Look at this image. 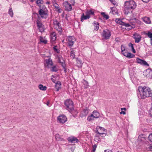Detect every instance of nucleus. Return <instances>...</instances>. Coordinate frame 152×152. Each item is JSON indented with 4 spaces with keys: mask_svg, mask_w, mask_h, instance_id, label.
<instances>
[{
    "mask_svg": "<svg viewBox=\"0 0 152 152\" xmlns=\"http://www.w3.org/2000/svg\"><path fill=\"white\" fill-rule=\"evenodd\" d=\"M139 94H138V96L140 99H145L146 97H151L152 93L151 89L148 87H142L140 86L138 87Z\"/></svg>",
    "mask_w": 152,
    "mask_h": 152,
    "instance_id": "f257e3e1",
    "label": "nucleus"
},
{
    "mask_svg": "<svg viewBox=\"0 0 152 152\" xmlns=\"http://www.w3.org/2000/svg\"><path fill=\"white\" fill-rule=\"evenodd\" d=\"M38 13L39 15L42 18L46 19L48 17V11L45 5H43L41 7L39 8Z\"/></svg>",
    "mask_w": 152,
    "mask_h": 152,
    "instance_id": "f03ea898",
    "label": "nucleus"
},
{
    "mask_svg": "<svg viewBox=\"0 0 152 152\" xmlns=\"http://www.w3.org/2000/svg\"><path fill=\"white\" fill-rule=\"evenodd\" d=\"M64 104L66 107V109L69 112H72L74 110L73 103L71 100L70 99L66 100L65 101Z\"/></svg>",
    "mask_w": 152,
    "mask_h": 152,
    "instance_id": "7ed1b4c3",
    "label": "nucleus"
},
{
    "mask_svg": "<svg viewBox=\"0 0 152 152\" xmlns=\"http://www.w3.org/2000/svg\"><path fill=\"white\" fill-rule=\"evenodd\" d=\"M53 24L54 28L58 32L61 33L62 31V28L60 22L56 19H55L53 20Z\"/></svg>",
    "mask_w": 152,
    "mask_h": 152,
    "instance_id": "20e7f679",
    "label": "nucleus"
},
{
    "mask_svg": "<svg viewBox=\"0 0 152 152\" xmlns=\"http://www.w3.org/2000/svg\"><path fill=\"white\" fill-rule=\"evenodd\" d=\"M124 5H125V6H126L128 8L131 10L135 9L137 6L136 3L132 0L126 1Z\"/></svg>",
    "mask_w": 152,
    "mask_h": 152,
    "instance_id": "39448f33",
    "label": "nucleus"
},
{
    "mask_svg": "<svg viewBox=\"0 0 152 152\" xmlns=\"http://www.w3.org/2000/svg\"><path fill=\"white\" fill-rule=\"evenodd\" d=\"M67 43L68 45L71 48L73 45L76 39L74 36H69L67 39Z\"/></svg>",
    "mask_w": 152,
    "mask_h": 152,
    "instance_id": "423d86ee",
    "label": "nucleus"
},
{
    "mask_svg": "<svg viewBox=\"0 0 152 152\" xmlns=\"http://www.w3.org/2000/svg\"><path fill=\"white\" fill-rule=\"evenodd\" d=\"M111 35V32L109 30L106 29L103 30L102 34V36L105 39H109Z\"/></svg>",
    "mask_w": 152,
    "mask_h": 152,
    "instance_id": "0eeeda50",
    "label": "nucleus"
},
{
    "mask_svg": "<svg viewBox=\"0 0 152 152\" xmlns=\"http://www.w3.org/2000/svg\"><path fill=\"white\" fill-rule=\"evenodd\" d=\"M143 75L150 79L152 78V71L151 69H148L143 72Z\"/></svg>",
    "mask_w": 152,
    "mask_h": 152,
    "instance_id": "6e6552de",
    "label": "nucleus"
},
{
    "mask_svg": "<svg viewBox=\"0 0 152 152\" xmlns=\"http://www.w3.org/2000/svg\"><path fill=\"white\" fill-rule=\"evenodd\" d=\"M58 121L60 123L64 124L67 120V118L65 115H59L57 118Z\"/></svg>",
    "mask_w": 152,
    "mask_h": 152,
    "instance_id": "1a4fd4ad",
    "label": "nucleus"
},
{
    "mask_svg": "<svg viewBox=\"0 0 152 152\" xmlns=\"http://www.w3.org/2000/svg\"><path fill=\"white\" fill-rule=\"evenodd\" d=\"M63 4L65 10L67 11H70L72 10V6L71 4L69 3L67 1H64Z\"/></svg>",
    "mask_w": 152,
    "mask_h": 152,
    "instance_id": "9d476101",
    "label": "nucleus"
},
{
    "mask_svg": "<svg viewBox=\"0 0 152 152\" xmlns=\"http://www.w3.org/2000/svg\"><path fill=\"white\" fill-rule=\"evenodd\" d=\"M133 36L135 43H138L140 42L141 38V37L140 35L137 33H135L133 34Z\"/></svg>",
    "mask_w": 152,
    "mask_h": 152,
    "instance_id": "9b49d317",
    "label": "nucleus"
},
{
    "mask_svg": "<svg viewBox=\"0 0 152 152\" xmlns=\"http://www.w3.org/2000/svg\"><path fill=\"white\" fill-rule=\"evenodd\" d=\"M50 42L53 43L56 40V34L54 32H52L50 34Z\"/></svg>",
    "mask_w": 152,
    "mask_h": 152,
    "instance_id": "f8f14e48",
    "label": "nucleus"
},
{
    "mask_svg": "<svg viewBox=\"0 0 152 152\" xmlns=\"http://www.w3.org/2000/svg\"><path fill=\"white\" fill-rule=\"evenodd\" d=\"M136 61L137 63L140 64L141 65H148V63L146 61L144 60L138 58H137Z\"/></svg>",
    "mask_w": 152,
    "mask_h": 152,
    "instance_id": "ddd939ff",
    "label": "nucleus"
},
{
    "mask_svg": "<svg viewBox=\"0 0 152 152\" xmlns=\"http://www.w3.org/2000/svg\"><path fill=\"white\" fill-rule=\"evenodd\" d=\"M57 58L58 59V62L61 64V66H64V64H65V63L61 56H57Z\"/></svg>",
    "mask_w": 152,
    "mask_h": 152,
    "instance_id": "4468645a",
    "label": "nucleus"
},
{
    "mask_svg": "<svg viewBox=\"0 0 152 152\" xmlns=\"http://www.w3.org/2000/svg\"><path fill=\"white\" fill-rule=\"evenodd\" d=\"M124 26L126 27V29L128 30H130L135 27V26L134 25H131V23H125Z\"/></svg>",
    "mask_w": 152,
    "mask_h": 152,
    "instance_id": "2eb2a0df",
    "label": "nucleus"
},
{
    "mask_svg": "<svg viewBox=\"0 0 152 152\" xmlns=\"http://www.w3.org/2000/svg\"><path fill=\"white\" fill-rule=\"evenodd\" d=\"M68 140L69 142H70L72 143L77 142L78 141V140L76 137H69L68 138Z\"/></svg>",
    "mask_w": 152,
    "mask_h": 152,
    "instance_id": "dca6fc26",
    "label": "nucleus"
},
{
    "mask_svg": "<svg viewBox=\"0 0 152 152\" xmlns=\"http://www.w3.org/2000/svg\"><path fill=\"white\" fill-rule=\"evenodd\" d=\"M124 55L129 58H133L134 57L135 55L132 54L130 53L126 52L125 53H123Z\"/></svg>",
    "mask_w": 152,
    "mask_h": 152,
    "instance_id": "f3484780",
    "label": "nucleus"
},
{
    "mask_svg": "<svg viewBox=\"0 0 152 152\" xmlns=\"http://www.w3.org/2000/svg\"><path fill=\"white\" fill-rule=\"evenodd\" d=\"M142 19L147 24H150L151 23V20L149 17H145L142 18Z\"/></svg>",
    "mask_w": 152,
    "mask_h": 152,
    "instance_id": "a211bd4d",
    "label": "nucleus"
},
{
    "mask_svg": "<svg viewBox=\"0 0 152 152\" xmlns=\"http://www.w3.org/2000/svg\"><path fill=\"white\" fill-rule=\"evenodd\" d=\"M89 112V109L88 107H86L83 109L82 112V115L83 116H86L88 113Z\"/></svg>",
    "mask_w": 152,
    "mask_h": 152,
    "instance_id": "6ab92c4d",
    "label": "nucleus"
},
{
    "mask_svg": "<svg viewBox=\"0 0 152 152\" xmlns=\"http://www.w3.org/2000/svg\"><path fill=\"white\" fill-rule=\"evenodd\" d=\"M90 18V16L87 14L86 15H85L84 13H83L82 15L80 21L81 22H83L84 20H86Z\"/></svg>",
    "mask_w": 152,
    "mask_h": 152,
    "instance_id": "aec40b11",
    "label": "nucleus"
},
{
    "mask_svg": "<svg viewBox=\"0 0 152 152\" xmlns=\"http://www.w3.org/2000/svg\"><path fill=\"white\" fill-rule=\"evenodd\" d=\"M95 118H98L100 116V114L96 111H94L91 114Z\"/></svg>",
    "mask_w": 152,
    "mask_h": 152,
    "instance_id": "412c9836",
    "label": "nucleus"
},
{
    "mask_svg": "<svg viewBox=\"0 0 152 152\" xmlns=\"http://www.w3.org/2000/svg\"><path fill=\"white\" fill-rule=\"evenodd\" d=\"M55 87L56 89V91H59V89L61 87V84L60 82L59 81H57V83H56Z\"/></svg>",
    "mask_w": 152,
    "mask_h": 152,
    "instance_id": "4be33fe9",
    "label": "nucleus"
},
{
    "mask_svg": "<svg viewBox=\"0 0 152 152\" xmlns=\"http://www.w3.org/2000/svg\"><path fill=\"white\" fill-rule=\"evenodd\" d=\"M46 63L47 64V66H52L53 65V63L52 61V60L50 58H49L48 59L45 60Z\"/></svg>",
    "mask_w": 152,
    "mask_h": 152,
    "instance_id": "5701e85b",
    "label": "nucleus"
},
{
    "mask_svg": "<svg viewBox=\"0 0 152 152\" xmlns=\"http://www.w3.org/2000/svg\"><path fill=\"white\" fill-rule=\"evenodd\" d=\"M124 13L126 15H128L129 13H130V12L131 11L130 9L128 8V7L126 6H125V5H124Z\"/></svg>",
    "mask_w": 152,
    "mask_h": 152,
    "instance_id": "b1692460",
    "label": "nucleus"
},
{
    "mask_svg": "<svg viewBox=\"0 0 152 152\" xmlns=\"http://www.w3.org/2000/svg\"><path fill=\"white\" fill-rule=\"evenodd\" d=\"M115 21L117 23H118L119 24L121 25L122 26H124L125 22H124L122 21L121 19H120L117 18L116 19Z\"/></svg>",
    "mask_w": 152,
    "mask_h": 152,
    "instance_id": "393cba45",
    "label": "nucleus"
},
{
    "mask_svg": "<svg viewBox=\"0 0 152 152\" xmlns=\"http://www.w3.org/2000/svg\"><path fill=\"white\" fill-rule=\"evenodd\" d=\"M53 6L57 10V11L59 12H61V9L59 7V5L56 3H55L53 4Z\"/></svg>",
    "mask_w": 152,
    "mask_h": 152,
    "instance_id": "a878e982",
    "label": "nucleus"
},
{
    "mask_svg": "<svg viewBox=\"0 0 152 152\" xmlns=\"http://www.w3.org/2000/svg\"><path fill=\"white\" fill-rule=\"evenodd\" d=\"M39 88L41 90L45 91L47 89V87L46 86H43L42 84H40L38 86Z\"/></svg>",
    "mask_w": 152,
    "mask_h": 152,
    "instance_id": "bb28decb",
    "label": "nucleus"
},
{
    "mask_svg": "<svg viewBox=\"0 0 152 152\" xmlns=\"http://www.w3.org/2000/svg\"><path fill=\"white\" fill-rule=\"evenodd\" d=\"M43 0H37L36 1V4L39 7V8L41 7V5L43 4Z\"/></svg>",
    "mask_w": 152,
    "mask_h": 152,
    "instance_id": "cd10ccee",
    "label": "nucleus"
},
{
    "mask_svg": "<svg viewBox=\"0 0 152 152\" xmlns=\"http://www.w3.org/2000/svg\"><path fill=\"white\" fill-rule=\"evenodd\" d=\"M93 25L94 26V29L96 31H97L99 28V23L98 22L96 23H93Z\"/></svg>",
    "mask_w": 152,
    "mask_h": 152,
    "instance_id": "c85d7f7f",
    "label": "nucleus"
},
{
    "mask_svg": "<svg viewBox=\"0 0 152 152\" xmlns=\"http://www.w3.org/2000/svg\"><path fill=\"white\" fill-rule=\"evenodd\" d=\"M94 118L93 115L91 114L90 115H89L87 117V120L88 121H92L94 120Z\"/></svg>",
    "mask_w": 152,
    "mask_h": 152,
    "instance_id": "c756f323",
    "label": "nucleus"
},
{
    "mask_svg": "<svg viewBox=\"0 0 152 152\" xmlns=\"http://www.w3.org/2000/svg\"><path fill=\"white\" fill-rule=\"evenodd\" d=\"M83 84L84 85V87L85 88H88L89 85L88 82L85 80H83Z\"/></svg>",
    "mask_w": 152,
    "mask_h": 152,
    "instance_id": "7c9ffc66",
    "label": "nucleus"
},
{
    "mask_svg": "<svg viewBox=\"0 0 152 152\" xmlns=\"http://www.w3.org/2000/svg\"><path fill=\"white\" fill-rule=\"evenodd\" d=\"M58 70V69L56 67V66H54L50 68V71L53 72H57Z\"/></svg>",
    "mask_w": 152,
    "mask_h": 152,
    "instance_id": "2f4dec72",
    "label": "nucleus"
},
{
    "mask_svg": "<svg viewBox=\"0 0 152 152\" xmlns=\"http://www.w3.org/2000/svg\"><path fill=\"white\" fill-rule=\"evenodd\" d=\"M55 138L57 140H61L62 141L63 140V139L61 137V136L58 134H56Z\"/></svg>",
    "mask_w": 152,
    "mask_h": 152,
    "instance_id": "473e14b6",
    "label": "nucleus"
},
{
    "mask_svg": "<svg viewBox=\"0 0 152 152\" xmlns=\"http://www.w3.org/2000/svg\"><path fill=\"white\" fill-rule=\"evenodd\" d=\"M39 40L40 42H42L44 44H46L47 43V41L44 39L43 37H40Z\"/></svg>",
    "mask_w": 152,
    "mask_h": 152,
    "instance_id": "72a5a7b5",
    "label": "nucleus"
},
{
    "mask_svg": "<svg viewBox=\"0 0 152 152\" xmlns=\"http://www.w3.org/2000/svg\"><path fill=\"white\" fill-rule=\"evenodd\" d=\"M8 13L11 17H13V13L11 7L10 8L8 11Z\"/></svg>",
    "mask_w": 152,
    "mask_h": 152,
    "instance_id": "f704fd0d",
    "label": "nucleus"
},
{
    "mask_svg": "<svg viewBox=\"0 0 152 152\" xmlns=\"http://www.w3.org/2000/svg\"><path fill=\"white\" fill-rule=\"evenodd\" d=\"M101 14L103 16V17L106 19L107 20L109 18V16L108 15L105 14L104 12H102L101 13Z\"/></svg>",
    "mask_w": 152,
    "mask_h": 152,
    "instance_id": "c9c22d12",
    "label": "nucleus"
},
{
    "mask_svg": "<svg viewBox=\"0 0 152 152\" xmlns=\"http://www.w3.org/2000/svg\"><path fill=\"white\" fill-rule=\"evenodd\" d=\"M77 64L78 66H81L82 64V61L81 60L77 59Z\"/></svg>",
    "mask_w": 152,
    "mask_h": 152,
    "instance_id": "e433bc0d",
    "label": "nucleus"
},
{
    "mask_svg": "<svg viewBox=\"0 0 152 152\" xmlns=\"http://www.w3.org/2000/svg\"><path fill=\"white\" fill-rule=\"evenodd\" d=\"M121 53L123 54V53H124V51H126L125 47L123 45H121Z\"/></svg>",
    "mask_w": 152,
    "mask_h": 152,
    "instance_id": "4c0bfd02",
    "label": "nucleus"
},
{
    "mask_svg": "<svg viewBox=\"0 0 152 152\" xmlns=\"http://www.w3.org/2000/svg\"><path fill=\"white\" fill-rule=\"evenodd\" d=\"M75 54L74 51L73 50H71L70 52V57L72 58H74L75 57Z\"/></svg>",
    "mask_w": 152,
    "mask_h": 152,
    "instance_id": "58836bf2",
    "label": "nucleus"
},
{
    "mask_svg": "<svg viewBox=\"0 0 152 152\" xmlns=\"http://www.w3.org/2000/svg\"><path fill=\"white\" fill-rule=\"evenodd\" d=\"M87 14L89 15H94V11H92L91 10H90L89 11H87Z\"/></svg>",
    "mask_w": 152,
    "mask_h": 152,
    "instance_id": "ea45409f",
    "label": "nucleus"
},
{
    "mask_svg": "<svg viewBox=\"0 0 152 152\" xmlns=\"http://www.w3.org/2000/svg\"><path fill=\"white\" fill-rule=\"evenodd\" d=\"M37 26L39 28H41L42 27V24L39 20H37Z\"/></svg>",
    "mask_w": 152,
    "mask_h": 152,
    "instance_id": "a19ab883",
    "label": "nucleus"
},
{
    "mask_svg": "<svg viewBox=\"0 0 152 152\" xmlns=\"http://www.w3.org/2000/svg\"><path fill=\"white\" fill-rule=\"evenodd\" d=\"M110 9H111V12L113 13V14H114V12H115V13H117V12L115 11L116 10V7H111Z\"/></svg>",
    "mask_w": 152,
    "mask_h": 152,
    "instance_id": "79ce46f5",
    "label": "nucleus"
},
{
    "mask_svg": "<svg viewBox=\"0 0 152 152\" xmlns=\"http://www.w3.org/2000/svg\"><path fill=\"white\" fill-rule=\"evenodd\" d=\"M57 46L56 45L54 46L53 48V50L55 51L56 52L58 53H60V50L57 48Z\"/></svg>",
    "mask_w": 152,
    "mask_h": 152,
    "instance_id": "37998d69",
    "label": "nucleus"
},
{
    "mask_svg": "<svg viewBox=\"0 0 152 152\" xmlns=\"http://www.w3.org/2000/svg\"><path fill=\"white\" fill-rule=\"evenodd\" d=\"M146 34L148 35L149 37L151 38V39H152V33L150 31H148V33H146Z\"/></svg>",
    "mask_w": 152,
    "mask_h": 152,
    "instance_id": "c03bdc74",
    "label": "nucleus"
},
{
    "mask_svg": "<svg viewBox=\"0 0 152 152\" xmlns=\"http://www.w3.org/2000/svg\"><path fill=\"white\" fill-rule=\"evenodd\" d=\"M100 129V130H102L103 131H106V130L105 129L102 127L98 126L96 128V129Z\"/></svg>",
    "mask_w": 152,
    "mask_h": 152,
    "instance_id": "a18cd8bd",
    "label": "nucleus"
},
{
    "mask_svg": "<svg viewBox=\"0 0 152 152\" xmlns=\"http://www.w3.org/2000/svg\"><path fill=\"white\" fill-rule=\"evenodd\" d=\"M109 1L114 5H117V3L115 2V0H109Z\"/></svg>",
    "mask_w": 152,
    "mask_h": 152,
    "instance_id": "49530a36",
    "label": "nucleus"
},
{
    "mask_svg": "<svg viewBox=\"0 0 152 152\" xmlns=\"http://www.w3.org/2000/svg\"><path fill=\"white\" fill-rule=\"evenodd\" d=\"M149 114L152 117V107H151L149 110Z\"/></svg>",
    "mask_w": 152,
    "mask_h": 152,
    "instance_id": "de8ad7c7",
    "label": "nucleus"
},
{
    "mask_svg": "<svg viewBox=\"0 0 152 152\" xmlns=\"http://www.w3.org/2000/svg\"><path fill=\"white\" fill-rule=\"evenodd\" d=\"M97 147V145L96 144L94 145L93 146V150L92 151L93 152H94L95 151L96 148Z\"/></svg>",
    "mask_w": 152,
    "mask_h": 152,
    "instance_id": "09e8293b",
    "label": "nucleus"
},
{
    "mask_svg": "<svg viewBox=\"0 0 152 152\" xmlns=\"http://www.w3.org/2000/svg\"><path fill=\"white\" fill-rule=\"evenodd\" d=\"M149 140L152 142V134H150L148 136Z\"/></svg>",
    "mask_w": 152,
    "mask_h": 152,
    "instance_id": "8fccbe9b",
    "label": "nucleus"
},
{
    "mask_svg": "<svg viewBox=\"0 0 152 152\" xmlns=\"http://www.w3.org/2000/svg\"><path fill=\"white\" fill-rule=\"evenodd\" d=\"M63 67V69H64V72L65 73H66L67 72L66 69V65L64 64V66H62Z\"/></svg>",
    "mask_w": 152,
    "mask_h": 152,
    "instance_id": "3c124183",
    "label": "nucleus"
},
{
    "mask_svg": "<svg viewBox=\"0 0 152 152\" xmlns=\"http://www.w3.org/2000/svg\"><path fill=\"white\" fill-rule=\"evenodd\" d=\"M96 133L97 134H98L99 135H103L104 134H105V133H100L98 131V130H97L96 131Z\"/></svg>",
    "mask_w": 152,
    "mask_h": 152,
    "instance_id": "603ef678",
    "label": "nucleus"
},
{
    "mask_svg": "<svg viewBox=\"0 0 152 152\" xmlns=\"http://www.w3.org/2000/svg\"><path fill=\"white\" fill-rule=\"evenodd\" d=\"M51 80L54 83H57V82L56 80V79H54L53 78H51Z\"/></svg>",
    "mask_w": 152,
    "mask_h": 152,
    "instance_id": "864d4df0",
    "label": "nucleus"
},
{
    "mask_svg": "<svg viewBox=\"0 0 152 152\" xmlns=\"http://www.w3.org/2000/svg\"><path fill=\"white\" fill-rule=\"evenodd\" d=\"M131 47V49H132V51L134 53H136V51L135 50L134 48V47L133 46H132Z\"/></svg>",
    "mask_w": 152,
    "mask_h": 152,
    "instance_id": "5fc2aeb1",
    "label": "nucleus"
},
{
    "mask_svg": "<svg viewBox=\"0 0 152 152\" xmlns=\"http://www.w3.org/2000/svg\"><path fill=\"white\" fill-rule=\"evenodd\" d=\"M148 150H150L151 151H152V145H148Z\"/></svg>",
    "mask_w": 152,
    "mask_h": 152,
    "instance_id": "6e6d98bb",
    "label": "nucleus"
},
{
    "mask_svg": "<svg viewBox=\"0 0 152 152\" xmlns=\"http://www.w3.org/2000/svg\"><path fill=\"white\" fill-rule=\"evenodd\" d=\"M71 2L72 3V5H74L75 2L74 0H71Z\"/></svg>",
    "mask_w": 152,
    "mask_h": 152,
    "instance_id": "4d7b16f0",
    "label": "nucleus"
},
{
    "mask_svg": "<svg viewBox=\"0 0 152 152\" xmlns=\"http://www.w3.org/2000/svg\"><path fill=\"white\" fill-rule=\"evenodd\" d=\"M120 114H123V115H125L126 114V112L122 110L121 112H120Z\"/></svg>",
    "mask_w": 152,
    "mask_h": 152,
    "instance_id": "13d9d810",
    "label": "nucleus"
},
{
    "mask_svg": "<svg viewBox=\"0 0 152 152\" xmlns=\"http://www.w3.org/2000/svg\"><path fill=\"white\" fill-rule=\"evenodd\" d=\"M142 0L143 2H145L147 3L150 0Z\"/></svg>",
    "mask_w": 152,
    "mask_h": 152,
    "instance_id": "bf43d9fd",
    "label": "nucleus"
},
{
    "mask_svg": "<svg viewBox=\"0 0 152 152\" xmlns=\"http://www.w3.org/2000/svg\"><path fill=\"white\" fill-rule=\"evenodd\" d=\"M129 47H132L133 46V45L131 43H130L129 44Z\"/></svg>",
    "mask_w": 152,
    "mask_h": 152,
    "instance_id": "052dcab7",
    "label": "nucleus"
},
{
    "mask_svg": "<svg viewBox=\"0 0 152 152\" xmlns=\"http://www.w3.org/2000/svg\"><path fill=\"white\" fill-rule=\"evenodd\" d=\"M33 14L34 15H37L38 17H39V14H38V13H36V12L33 13Z\"/></svg>",
    "mask_w": 152,
    "mask_h": 152,
    "instance_id": "680f3d73",
    "label": "nucleus"
},
{
    "mask_svg": "<svg viewBox=\"0 0 152 152\" xmlns=\"http://www.w3.org/2000/svg\"><path fill=\"white\" fill-rule=\"evenodd\" d=\"M46 4H50V1H48L46 2Z\"/></svg>",
    "mask_w": 152,
    "mask_h": 152,
    "instance_id": "e2e57ef3",
    "label": "nucleus"
},
{
    "mask_svg": "<svg viewBox=\"0 0 152 152\" xmlns=\"http://www.w3.org/2000/svg\"><path fill=\"white\" fill-rule=\"evenodd\" d=\"M121 110H126V108H121Z\"/></svg>",
    "mask_w": 152,
    "mask_h": 152,
    "instance_id": "0e129e2a",
    "label": "nucleus"
},
{
    "mask_svg": "<svg viewBox=\"0 0 152 152\" xmlns=\"http://www.w3.org/2000/svg\"><path fill=\"white\" fill-rule=\"evenodd\" d=\"M65 19L68 20V18L67 17V15H66V17H65Z\"/></svg>",
    "mask_w": 152,
    "mask_h": 152,
    "instance_id": "69168bd1",
    "label": "nucleus"
},
{
    "mask_svg": "<svg viewBox=\"0 0 152 152\" xmlns=\"http://www.w3.org/2000/svg\"><path fill=\"white\" fill-rule=\"evenodd\" d=\"M142 136H143V135H140L139 136V137H138V138L139 139L140 138H142Z\"/></svg>",
    "mask_w": 152,
    "mask_h": 152,
    "instance_id": "338daca9",
    "label": "nucleus"
},
{
    "mask_svg": "<svg viewBox=\"0 0 152 152\" xmlns=\"http://www.w3.org/2000/svg\"><path fill=\"white\" fill-rule=\"evenodd\" d=\"M107 150V152H111V151L110 150Z\"/></svg>",
    "mask_w": 152,
    "mask_h": 152,
    "instance_id": "774afa93",
    "label": "nucleus"
}]
</instances>
